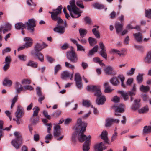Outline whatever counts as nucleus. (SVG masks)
I'll return each mask as SVG.
<instances>
[{
    "label": "nucleus",
    "instance_id": "obj_1",
    "mask_svg": "<svg viewBox=\"0 0 151 151\" xmlns=\"http://www.w3.org/2000/svg\"><path fill=\"white\" fill-rule=\"evenodd\" d=\"M86 90L94 92V95L97 97L96 101L98 105H103L104 104L106 99L104 95H102L99 86L88 85L87 87Z\"/></svg>",
    "mask_w": 151,
    "mask_h": 151
},
{
    "label": "nucleus",
    "instance_id": "obj_2",
    "mask_svg": "<svg viewBox=\"0 0 151 151\" xmlns=\"http://www.w3.org/2000/svg\"><path fill=\"white\" fill-rule=\"evenodd\" d=\"M36 26L35 22L33 19H29L28 22L25 24L20 22L17 23L15 24V28L17 30L23 29L27 28V30L32 33L34 31V27Z\"/></svg>",
    "mask_w": 151,
    "mask_h": 151
},
{
    "label": "nucleus",
    "instance_id": "obj_3",
    "mask_svg": "<svg viewBox=\"0 0 151 151\" xmlns=\"http://www.w3.org/2000/svg\"><path fill=\"white\" fill-rule=\"evenodd\" d=\"M87 125V123L82 121V119H78L76 125L75 127H78L79 129H80L79 133L78 135V139L81 142H83L85 140L86 137V135L84 134L83 132L86 130V128Z\"/></svg>",
    "mask_w": 151,
    "mask_h": 151
},
{
    "label": "nucleus",
    "instance_id": "obj_4",
    "mask_svg": "<svg viewBox=\"0 0 151 151\" xmlns=\"http://www.w3.org/2000/svg\"><path fill=\"white\" fill-rule=\"evenodd\" d=\"M70 5L67 6V9L69 12L71 16L73 18H78L81 15V12L75 4V0H71Z\"/></svg>",
    "mask_w": 151,
    "mask_h": 151
},
{
    "label": "nucleus",
    "instance_id": "obj_5",
    "mask_svg": "<svg viewBox=\"0 0 151 151\" xmlns=\"http://www.w3.org/2000/svg\"><path fill=\"white\" fill-rule=\"evenodd\" d=\"M56 21L57 24L56 26L53 28L54 31L60 34H63L65 30V28L67 26L66 21H63L61 18Z\"/></svg>",
    "mask_w": 151,
    "mask_h": 151
},
{
    "label": "nucleus",
    "instance_id": "obj_6",
    "mask_svg": "<svg viewBox=\"0 0 151 151\" xmlns=\"http://www.w3.org/2000/svg\"><path fill=\"white\" fill-rule=\"evenodd\" d=\"M14 134L16 140H13L11 143L14 147L18 149L19 148L20 146L22 144V138L21 135L18 132H15Z\"/></svg>",
    "mask_w": 151,
    "mask_h": 151
},
{
    "label": "nucleus",
    "instance_id": "obj_7",
    "mask_svg": "<svg viewBox=\"0 0 151 151\" xmlns=\"http://www.w3.org/2000/svg\"><path fill=\"white\" fill-rule=\"evenodd\" d=\"M63 8L61 5H60L55 9L53 10V12H49V13L51 14V18L52 20L57 21L61 17L59 15L61 13V10Z\"/></svg>",
    "mask_w": 151,
    "mask_h": 151
},
{
    "label": "nucleus",
    "instance_id": "obj_8",
    "mask_svg": "<svg viewBox=\"0 0 151 151\" xmlns=\"http://www.w3.org/2000/svg\"><path fill=\"white\" fill-rule=\"evenodd\" d=\"M66 56L67 58L73 63H75L78 61L77 54L72 50L67 52Z\"/></svg>",
    "mask_w": 151,
    "mask_h": 151
},
{
    "label": "nucleus",
    "instance_id": "obj_9",
    "mask_svg": "<svg viewBox=\"0 0 151 151\" xmlns=\"http://www.w3.org/2000/svg\"><path fill=\"white\" fill-rule=\"evenodd\" d=\"M24 114V110L23 108L20 105H18L15 115L16 118H22Z\"/></svg>",
    "mask_w": 151,
    "mask_h": 151
},
{
    "label": "nucleus",
    "instance_id": "obj_10",
    "mask_svg": "<svg viewBox=\"0 0 151 151\" xmlns=\"http://www.w3.org/2000/svg\"><path fill=\"white\" fill-rule=\"evenodd\" d=\"M75 81L77 87L80 89L82 87V83L81 76L79 73H77L75 74Z\"/></svg>",
    "mask_w": 151,
    "mask_h": 151
},
{
    "label": "nucleus",
    "instance_id": "obj_11",
    "mask_svg": "<svg viewBox=\"0 0 151 151\" xmlns=\"http://www.w3.org/2000/svg\"><path fill=\"white\" fill-rule=\"evenodd\" d=\"M113 108L115 111V115L119 116L121 115L119 113H123L124 111V109L122 105L119 106L114 105Z\"/></svg>",
    "mask_w": 151,
    "mask_h": 151
},
{
    "label": "nucleus",
    "instance_id": "obj_12",
    "mask_svg": "<svg viewBox=\"0 0 151 151\" xmlns=\"http://www.w3.org/2000/svg\"><path fill=\"white\" fill-rule=\"evenodd\" d=\"M47 46V45L44 42L43 43L42 45L40 44L39 43H37L34 45V50H33V51H34L35 52H39L41 51L43 49L46 47Z\"/></svg>",
    "mask_w": 151,
    "mask_h": 151
},
{
    "label": "nucleus",
    "instance_id": "obj_13",
    "mask_svg": "<svg viewBox=\"0 0 151 151\" xmlns=\"http://www.w3.org/2000/svg\"><path fill=\"white\" fill-rule=\"evenodd\" d=\"M91 136L89 135L86 137V140L83 144V151H88L90 144Z\"/></svg>",
    "mask_w": 151,
    "mask_h": 151
},
{
    "label": "nucleus",
    "instance_id": "obj_14",
    "mask_svg": "<svg viewBox=\"0 0 151 151\" xmlns=\"http://www.w3.org/2000/svg\"><path fill=\"white\" fill-rule=\"evenodd\" d=\"M31 54L33 56L37 58L40 62H43L44 56L41 53L39 52H35L34 51L32 50L31 52Z\"/></svg>",
    "mask_w": 151,
    "mask_h": 151
},
{
    "label": "nucleus",
    "instance_id": "obj_15",
    "mask_svg": "<svg viewBox=\"0 0 151 151\" xmlns=\"http://www.w3.org/2000/svg\"><path fill=\"white\" fill-rule=\"evenodd\" d=\"M24 40L25 42L24 45L26 48H28L31 47L33 44V40L30 37H25Z\"/></svg>",
    "mask_w": 151,
    "mask_h": 151
},
{
    "label": "nucleus",
    "instance_id": "obj_16",
    "mask_svg": "<svg viewBox=\"0 0 151 151\" xmlns=\"http://www.w3.org/2000/svg\"><path fill=\"white\" fill-rule=\"evenodd\" d=\"M53 135L54 137H57L61 134L60 127L59 125H55L54 127Z\"/></svg>",
    "mask_w": 151,
    "mask_h": 151
},
{
    "label": "nucleus",
    "instance_id": "obj_17",
    "mask_svg": "<svg viewBox=\"0 0 151 151\" xmlns=\"http://www.w3.org/2000/svg\"><path fill=\"white\" fill-rule=\"evenodd\" d=\"M136 91V86L135 85H134L131 91L127 92L128 93L129 96H130V101L131 102L133 100V96L135 95Z\"/></svg>",
    "mask_w": 151,
    "mask_h": 151
},
{
    "label": "nucleus",
    "instance_id": "obj_18",
    "mask_svg": "<svg viewBox=\"0 0 151 151\" xmlns=\"http://www.w3.org/2000/svg\"><path fill=\"white\" fill-rule=\"evenodd\" d=\"M140 100L139 99L135 100L134 101V104L132 105L131 109L134 110H136L138 109L140 107Z\"/></svg>",
    "mask_w": 151,
    "mask_h": 151
},
{
    "label": "nucleus",
    "instance_id": "obj_19",
    "mask_svg": "<svg viewBox=\"0 0 151 151\" xmlns=\"http://www.w3.org/2000/svg\"><path fill=\"white\" fill-rule=\"evenodd\" d=\"M101 139L104 140L106 143H109V139L107 137V132L106 131H103L101 134Z\"/></svg>",
    "mask_w": 151,
    "mask_h": 151
},
{
    "label": "nucleus",
    "instance_id": "obj_20",
    "mask_svg": "<svg viewBox=\"0 0 151 151\" xmlns=\"http://www.w3.org/2000/svg\"><path fill=\"white\" fill-rule=\"evenodd\" d=\"M123 24L119 23H116L115 25V28L117 34L120 32L123 29Z\"/></svg>",
    "mask_w": 151,
    "mask_h": 151
},
{
    "label": "nucleus",
    "instance_id": "obj_21",
    "mask_svg": "<svg viewBox=\"0 0 151 151\" xmlns=\"http://www.w3.org/2000/svg\"><path fill=\"white\" fill-rule=\"evenodd\" d=\"M103 146L104 144L102 142L95 145L94 146L95 150L96 151H103Z\"/></svg>",
    "mask_w": 151,
    "mask_h": 151
},
{
    "label": "nucleus",
    "instance_id": "obj_22",
    "mask_svg": "<svg viewBox=\"0 0 151 151\" xmlns=\"http://www.w3.org/2000/svg\"><path fill=\"white\" fill-rule=\"evenodd\" d=\"M133 35L137 42H142L143 37L141 33L140 32L137 33L133 34Z\"/></svg>",
    "mask_w": 151,
    "mask_h": 151
},
{
    "label": "nucleus",
    "instance_id": "obj_23",
    "mask_svg": "<svg viewBox=\"0 0 151 151\" xmlns=\"http://www.w3.org/2000/svg\"><path fill=\"white\" fill-rule=\"evenodd\" d=\"M118 92L121 94L125 101H127L129 99L128 93L127 92L121 91H118Z\"/></svg>",
    "mask_w": 151,
    "mask_h": 151
},
{
    "label": "nucleus",
    "instance_id": "obj_24",
    "mask_svg": "<svg viewBox=\"0 0 151 151\" xmlns=\"http://www.w3.org/2000/svg\"><path fill=\"white\" fill-rule=\"evenodd\" d=\"M93 27H96V28H94L92 29V31L93 33L96 37L99 38L100 37L99 32V31L96 30V29H98L99 28V26L95 25L93 26Z\"/></svg>",
    "mask_w": 151,
    "mask_h": 151
},
{
    "label": "nucleus",
    "instance_id": "obj_25",
    "mask_svg": "<svg viewBox=\"0 0 151 151\" xmlns=\"http://www.w3.org/2000/svg\"><path fill=\"white\" fill-rule=\"evenodd\" d=\"M12 81L7 78L5 79L3 82V84L4 86H6L9 87H10L12 86Z\"/></svg>",
    "mask_w": 151,
    "mask_h": 151
},
{
    "label": "nucleus",
    "instance_id": "obj_26",
    "mask_svg": "<svg viewBox=\"0 0 151 151\" xmlns=\"http://www.w3.org/2000/svg\"><path fill=\"white\" fill-rule=\"evenodd\" d=\"M144 60L146 63L149 64L151 63V51L147 53Z\"/></svg>",
    "mask_w": 151,
    "mask_h": 151
},
{
    "label": "nucleus",
    "instance_id": "obj_27",
    "mask_svg": "<svg viewBox=\"0 0 151 151\" xmlns=\"http://www.w3.org/2000/svg\"><path fill=\"white\" fill-rule=\"evenodd\" d=\"M99 47L98 45H96L92 49L89 50L88 54V56H92L94 54L97 52L98 51Z\"/></svg>",
    "mask_w": 151,
    "mask_h": 151
},
{
    "label": "nucleus",
    "instance_id": "obj_28",
    "mask_svg": "<svg viewBox=\"0 0 151 151\" xmlns=\"http://www.w3.org/2000/svg\"><path fill=\"white\" fill-rule=\"evenodd\" d=\"M143 132V134L144 135L150 133L151 132V126L144 127Z\"/></svg>",
    "mask_w": 151,
    "mask_h": 151
},
{
    "label": "nucleus",
    "instance_id": "obj_29",
    "mask_svg": "<svg viewBox=\"0 0 151 151\" xmlns=\"http://www.w3.org/2000/svg\"><path fill=\"white\" fill-rule=\"evenodd\" d=\"M70 74L67 71L63 72L61 74V78L63 80H65L70 76Z\"/></svg>",
    "mask_w": 151,
    "mask_h": 151
},
{
    "label": "nucleus",
    "instance_id": "obj_30",
    "mask_svg": "<svg viewBox=\"0 0 151 151\" xmlns=\"http://www.w3.org/2000/svg\"><path fill=\"white\" fill-rule=\"evenodd\" d=\"M75 126L74 127V128L75 129V131L73 132L72 134V139L73 142H75L76 141V138L77 137V133L78 132L79 127H78L77 128H75Z\"/></svg>",
    "mask_w": 151,
    "mask_h": 151
},
{
    "label": "nucleus",
    "instance_id": "obj_31",
    "mask_svg": "<svg viewBox=\"0 0 151 151\" xmlns=\"http://www.w3.org/2000/svg\"><path fill=\"white\" fill-rule=\"evenodd\" d=\"M104 70L106 74L109 75L112 74L113 71V69L111 66H109L106 67L105 68Z\"/></svg>",
    "mask_w": 151,
    "mask_h": 151
},
{
    "label": "nucleus",
    "instance_id": "obj_32",
    "mask_svg": "<svg viewBox=\"0 0 151 151\" xmlns=\"http://www.w3.org/2000/svg\"><path fill=\"white\" fill-rule=\"evenodd\" d=\"M110 82L114 86H117L119 84V82L116 77H113L111 78Z\"/></svg>",
    "mask_w": 151,
    "mask_h": 151
},
{
    "label": "nucleus",
    "instance_id": "obj_33",
    "mask_svg": "<svg viewBox=\"0 0 151 151\" xmlns=\"http://www.w3.org/2000/svg\"><path fill=\"white\" fill-rule=\"evenodd\" d=\"M27 65L32 68H36L37 67L38 64L37 63L33 61L29 60L28 62Z\"/></svg>",
    "mask_w": 151,
    "mask_h": 151
},
{
    "label": "nucleus",
    "instance_id": "obj_34",
    "mask_svg": "<svg viewBox=\"0 0 151 151\" xmlns=\"http://www.w3.org/2000/svg\"><path fill=\"white\" fill-rule=\"evenodd\" d=\"M139 89L141 91L145 93L147 92L149 90L150 87L148 86H145L142 85L140 86Z\"/></svg>",
    "mask_w": 151,
    "mask_h": 151
},
{
    "label": "nucleus",
    "instance_id": "obj_35",
    "mask_svg": "<svg viewBox=\"0 0 151 151\" xmlns=\"http://www.w3.org/2000/svg\"><path fill=\"white\" fill-rule=\"evenodd\" d=\"M33 113L32 116V118H33V117L36 116H37L38 113L40 111V109L38 106H35L33 109Z\"/></svg>",
    "mask_w": 151,
    "mask_h": 151
},
{
    "label": "nucleus",
    "instance_id": "obj_36",
    "mask_svg": "<svg viewBox=\"0 0 151 151\" xmlns=\"http://www.w3.org/2000/svg\"><path fill=\"white\" fill-rule=\"evenodd\" d=\"M144 75L143 73H139L138 75L137 76V80L138 83H140L142 82Z\"/></svg>",
    "mask_w": 151,
    "mask_h": 151
},
{
    "label": "nucleus",
    "instance_id": "obj_37",
    "mask_svg": "<svg viewBox=\"0 0 151 151\" xmlns=\"http://www.w3.org/2000/svg\"><path fill=\"white\" fill-rule=\"evenodd\" d=\"M89 43L91 46H93L96 44L97 43V41L94 38L90 37L88 38Z\"/></svg>",
    "mask_w": 151,
    "mask_h": 151
},
{
    "label": "nucleus",
    "instance_id": "obj_38",
    "mask_svg": "<svg viewBox=\"0 0 151 151\" xmlns=\"http://www.w3.org/2000/svg\"><path fill=\"white\" fill-rule=\"evenodd\" d=\"M79 31L80 35L82 37H83L87 33V30L86 29H83L82 28L80 29Z\"/></svg>",
    "mask_w": 151,
    "mask_h": 151
},
{
    "label": "nucleus",
    "instance_id": "obj_39",
    "mask_svg": "<svg viewBox=\"0 0 151 151\" xmlns=\"http://www.w3.org/2000/svg\"><path fill=\"white\" fill-rule=\"evenodd\" d=\"M113 122L112 118H109L106 119L105 124V126L106 127H109L113 124Z\"/></svg>",
    "mask_w": 151,
    "mask_h": 151
},
{
    "label": "nucleus",
    "instance_id": "obj_40",
    "mask_svg": "<svg viewBox=\"0 0 151 151\" xmlns=\"http://www.w3.org/2000/svg\"><path fill=\"white\" fill-rule=\"evenodd\" d=\"M149 110V108L148 106H145L143 108H142L138 110V112L139 113H145L147 112Z\"/></svg>",
    "mask_w": 151,
    "mask_h": 151
},
{
    "label": "nucleus",
    "instance_id": "obj_41",
    "mask_svg": "<svg viewBox=\"0 0 151 151\" xmlns=\"http://www.w3.org/2000/svg\"><path fill=\"white\" fill-rule=\"evenodd\" d=\"M99 54L102 57L105 59H106L107 58V54L106 50H101L99 52Z\"/></svg>",
    "mask_w": 151,
    "mask_h": 151
},
{
    "label": "nucleus",
    "instance_id": "obj_42",
    "mask_svg": "<svg viewBox=\"0 0 151 151\" xmlns=\"http://www.w3.org/2000/svg\"><path fill=\"white\" fill-rule=\"evenodd\" d=\"M61 68V65L59 64L56 65L54 68V74L55 75H56L57 73L60 70Z\"/></svg>",
    "mask_w": 151,
    "mask_h": 151
},
{
    "label": "nucleus",
    "instance_id": "obj_43",
    "mask_svg": "<svg viewBox=\"0 0 151 151\" xmlns=\"http://www.w3.org/2000/svg\"><path fill=\"white\" fill-rule=\"evenodd\" d=\"M65 66L66 68L72 69H74L75 68V66L74 65L67 62H65Z\"/></svg>",
    "mask_w": 151,
    "mask_h": 151
},
{
    "label": "nucleus",
    "instance_id": "obj_44",
    "mask_svg": "<svg viewBox=\"0 0 151 151\" xmlns=\"http://www.w3.org/2000/svg\"><path fill=\"white\" fill-rule=\"evenodd\" d=\"M93 7L98 9H102L104 8L103 5L98 3H95L93 5Z\"/></svg>",
    "mask_w": 151,
    "mask_h": 151
},
{
    "label": "nucleus",
    "instance_id": "obj_45",
    "mask_svg": "<svg viewBox=\"0 0 151 151\" xmlns=\"http://www.w3.org/2000/svg\"><path fill=\"white\" fill-rule=\"evenodd\" d=\"M120 51L116 49H112L109 51V53L114 55L117 54L119 56Z\"/></svg>",
    "mask_w": 151,
    "mask_h": 151
},
{
    "label": "nucleus",
    "instance_id": "obj_46",
    "mask_svg": "<svg viewBox=\"0 0 151 151\" xmlns=\"http://www.w3.org/2000/svg\"><path fill=\"white\" fill-rule=\"evenodd\" d=\"M145 14L146 17L151 19V9L145 10Z\"/></svg>",
    "mask_w": 151,
    "mask_h": 151
},
{
    "label": "nucleus",
    "instance_id": "obj_47",
    "mask_svg": "<svg viewBox=\"0 0 151 151\" xmlns=\"http://www.w3.org/2000/svg\"><path fill=\"white\" fill-rule=\"evenodd\" d=\"M18 58L20 60L23 61H25L27 60V56L25 55H19Z\"/></svg>",
    "mask_w": 151,
    "mask_h": 151
},
{
    "label": "nucleus",
    "instance_id": "obj_48",
    "mask_svg": "<svg viewBox=\"0 0 151 151\" xmlns=\"http://www.w3.org/2000/svg\"><path fill=\"white\" fill-rule=\"evenodd\" d=\"M116 127L114 131V133L112 135L111 138V141L112 142L114 141L115 140L117 136V133L116 132Z\"/></svg>",
    "mask_w": 151,
    "mask_h": 151
},
{
    "label": "nucleus",
    "instance_id": "obj_49",
    "mask_svg": "<svg viewBox=\"0 0 151 151\" xmlns=\"http://www.w3.org/2000/svg\"><path fill=\"white\" fill-rule=\"evenodd\" d=\"M18 98V96L17 95L15 96L12 100V104L11 106V108H12L14 106L15 103L17 101Z\"/></svg>",
    "mask_w": 151,
    "mask_h": 151
},
{
    "label": "nucleus",
    "instance_id": "obj_50",
    "mask_svg": "<svg viewBox=\"0 0 151 151\" xmlns=\"http://www.w3.org/2000/svg\"><path fill=\"white\" fill-rule=\"evenodd\" d=\"M135 70V68H132L127 73V75L128 76H131L133 75Z\"/></svg>",
    "mask_w": 151,
    "mask_h": 151
},
{
    "label": "nucleus",
    "instance_id": "obj_51",
    "mask_svg": "<svg viewBox=\"0 0 151 151\" xmlns=\"http://www.w3.org/2000/svg\"><path fill=\"white\" fill-rule=\"evenodd\" d=\"M83 105L86 107H89L91 105V103L88 100H83Z\"/></svg>",
    "mask_w": 151,
    "mask_h": 151
},
{
    "label": "nucleus",
    "instance_id": "obj_52",
    "mask_svg": "<svg viewBox=\"0 0 151 151\" xmlns=\"http://www.w3.org/2000/svg\"><path fill=\"white\" fill-rule=\"evenodd\" d=\"M127 50L125 49H122L120 51L119 56H124L127 54Z\"/></svg>",
    "mask_w": 151,
    "mask_h": 151
},
{
    "label": "nucleus",
    "instance_id": "obj_53",
    "mask_svg": "<svg viewBox=\"0 0 151 151\" xmlns=\"http://www.w3.org/2000/svg\"><path fill=\"white\" fill-rule=\"evenodd\" d=\"M31 122L33 124H35L38 122V119L37 118H35L33 117L32 118V116L31 117L30 119Z\"/></svg>",
    "mask_w": 151,
    "mask_h": 151
},
{
    "label": "nucleus",
    "instance_id": "obj_54",
    "mask_svg": "<svg viewBox=\"0 0 151 151\" xmlns=\"http://www.w3.org/2000/svg\"><path fill=\"white\" fill-rule=\"evenodd\" d=\"M11 61V57L10 56H8L6 57L5 58V61L4 63L6 64L10 65V63Z\"/></svg>",
    "mask_w": 151,
    "mask_h": 151
},
{
    "label": "nucleus",
    "instance_id": "obj_55",
    "mask_svg": "<svg viewBox=\"0 0 151 151\" xmlns=\"http://www.w3.org/2000/svg\"><path fill=\"white\" fill-rule=\"evenodd\" d=\"M76 46L77 47V50L83 51H85V49L83 48L82 46L79 44H78Z\"/></svg>",
    "mask_w": 151,
    "mask_h": 151
},
{
    "label": "nucleus",
    "instance_id": "obj_56",
    "mask_svg": "<svg viewBox=\"0 0 151 151\" xmlns=\"http://www.w3.org/2000/svg\"><path fill=\"white\" fill-rule=\"evenodd\" d=\"M21 82L23 84H30L31 83V81L29 79H24Z\"/></svg>",
    "mask_w": 151,
    "mask_h": 151
},
{
    "label": "nucleus",
    "instance_id": "obj_57",
    "mask_svg": "<svg viewBox=\"0 0 151 151\" xmlns=\"http://www.w3.org/2000/svg\"><path fill=\"white\" fill-rule=\"evenodd\" d=\"M84 20L86 22V24H91V20L89 17H86L85 18Z\"/></svg>",
    "mask_w": 151,
    "mask_h": 151
},
{
    "label": "nucleus",
    "instance_id": "obj_58",
    "mask_svg": "<svg viewBox=\"0 0 151 151\" xmlns=\"http://www.w3.org/2000/svg\"><path fill=\"white\" fill-rule=\"evenodd\" d=\"M15 89L16 92L18 93H19L22 91H24V88L22 87V85H20V86L19 87H17L15 88Z\"/></svg>",
    "mask_w": 151,
    "mask_h": 151
},
{
    "label": "nucleus",
    "instance_id": "obj_59",
    "mask_svg": "<svg viewBox=\"0 0 151 151\" xmlns=\"http://www.w3.org/2000/svg\"><path fill=\"white\" fill-rule=\"evenodd\" d=\"M53 138V136L51 133H48L45 138V140H51Z\"/></svg>",
    "mask_w": 151,
    "mask_h": 151
},
{
    "label": "nucleus",
    "instance_id": "obj_60",
    "mask_svg": "<svg viewBox=\"0 0 151 151\" xmlns=\"http://www.w3.org/2000/svg\"><path fill=\"white\" fill-rule=\"evenodd\" d=\"M61 114V111L58 110L54 112L52 115L55 117H58Z\"/></svg>",
    "mask_w": 151,
    "mask_h": 151
},
{
    "label": "nucleus",
    "instance_id": "obj_61",
    "mask_svg": "<svg viewBox=\"0 0 151 151\" xmlns=\"http://www.w3.org/2000/svg\"><path fill=\"white\" fill-rule=\"evenodd\" d=\"M46 125L47 127V132L48 133H50V131L51 130L52 125L51 123L46 124Z\"/></svg>",
    "mask_w": 151,
    "mask_h": 151
},
{
    "label": "nucleus",
    "instance_id": "obj_62",
    "mask_svg": "<svg viewBox=\"0 0 151 151\" xmlns=\"http://www.w3.org/2000/svg\"><path fill=\"white\" fill-rule=\"evenodd\" d=\"M82 38L83 37H82L80 38H78V39L82 44H85L86 43L87 41L86 39L85 38Z\"/></svg>",
    "mask_w": 151,
    "mask_h": 151
},
{
    "label": "nucleus",
    "instance_id": "obj_63",
    "mask_svg": "<svg viewBox=\"0 0 151 151\" xmlns=\"http://www.w3.org/2000/svg\"><path fill=\"white\" fill-rule=\"evenodd\" d=\"M120 100V98L117 96H114L112 99V101L115 103H117L119 102Z\"/></svg>",
    "mask_w": 151,
    "mask_h": 151
},
{
    "label": "nucleus",
    "instance_id": "obj_64",
    "mask_svg": "<svg viewBox=\"0 0 151 151\" xmlns=\"http://www.w3.org/2000/svg\"><path fill=\"white\" fill-rule=\"evenodd\" d=\"M100 48L101 49V50H106L105 46L102 42H101L99 44Z\"/></svg>",
    "mask_w": 151,
    "mask_h": 151
}]
</instances>
